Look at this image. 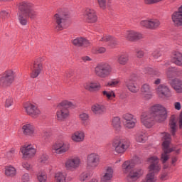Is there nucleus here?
<instances>
[{
    "label": "nucleus",
    "mask_w": 182,
    "mask_h": 182,
    "mask_svg": "<svg viewBox=\"0 0 182 182\" xmlns=\"http://www.w3.org/2000/svg\"><path fill=\"white\" fill-rule=\"evenodd\" d=\"M176 110H181V103L176 102L173 104Z\"/></svg>",
    "instance_id": "nucleus-58"
},
{
    "label": "nucleus",
    "mask_w": 182,
    "mask_h": 182,
    "mask_svg": "<svg viewBox=\"0 0 182 182\" xmlns=\"http://www.w3.org/2000/svg\"><path fill=\"white\" fill-rule=\"evenodd\" d=\"M87 167L90 170H95L100 163V156L97 153H91L87 156Z\"/></svg>",
    "instance_id": "nucleus-8"
},
{
    "label": "nucleus",
    "mask_w": 182,
    "mask_h": 182,
    "mask_svg": "<svg viewBox=\"0 0 182 182\" xmlns=\"http://www.w3.org/2000/svg\"><path fill=\"white\" fill-rule=\"evenodd\" d=\"M14 105V99L12 97H9L5 102V107H11V106Z\"/></svg>",
    "instance_id": "nucleus-51"
},
{
    "label": "nucleus",
    "mask_w": 182,
    "mask_h": 182,
    "mask_svg": "<svg viewBox=\"0 0 182 182\" xmlns=\"http://www.w3.org/2000/svg\"><path fill=\"white\" fill-rule=\"evenodd\" d=\"M125 85L131 93H137L140 90V87L132 77L126 81Z\"/></svg>",
    "instance_id": "nucleus-25"
},
{
    "label": "nucleus",
    "mask_w": 182,
    "mask_h": 182,
    "mask_svg": "<svg viewBox=\"0 0 182 182\" xmlns=\"http://www.w3.org/2000/svg\"><path fill=\"white\" fill-rule=\"evenodd\" d=\"M112 65L107 63L97 65L95 68V75L102 79H106L112 75Z\"/></svg>",
    "instance_id": "nucleus-6"
},
{
    "label": "nucleus",
    "mask_w": 182,
    "mask_h": 182,
    "mask_svg": "<svg viewBox=\"0 0 182 182\" xmlns=\"http://www.w3.org/2000/svg\"><path fill=\"white\" fill-rule=\"evenodd\" d=\"M155 120L156 118L150 112H144L141 115V123L146 129H151Z\"/></svg>",
    "instance_id": "nucleus-12"
},
{
    "label": "nucleus",
    "mask_w": 182,
    "mask_h": 182,
    "mask_svg": "<svg viewBox=\"0 0 182 182\" xmlns=\"http://www.w3.org/2000/svg\"><path fill=\"white\" fill-rule=\"evenodd\" d=\"M143 175V171L141 169H134L128 173V178L131 180H137L139 177Z\"/></svg>",
    "instance_id": "nucleus-35"
},
{
    "label": "nucleus",
    "mask_w": 182,
    "mask_h": 182,
    "mask_svg": "<svg viewBox=\"0 0 182 182\" xmlns=\"http://www.w3.org/2000/svg\"><path fill=\"white\" fill-rule=\"evenodd\" d=\"M172 62L177 65V66H182V53L178 51H173Z\"/></svg>",
    "instance_id": "nucleus-33"
},
{
    "label": "nucleus",
    "mask_w": 182,
    "mask_h": 182,
    "mask_svg": "<svg viewBox=\"0 0 182 182\" xmlns=\"http://www.w3.org/2000/svg\"><path fill=\"white\" fill-rule=\"evenodd\" d=\"M16 154V151H15V149H11L10 151L7 152L6 156L8 159H12Z\"/></svg>",
    "instance_id": "nucleus-55"
},
{
    "label": "nucleus",
    "mask_w": 182,
    "mask_h": 182,
    "mask_svg": "<svg viewBox=\"0 0 182 182\" xmlns=\"http://www.w3.org/2000/svg\"><path fill=\"white\" fill-rule=\"evenodd\" d=\"M70 76H72V73L70 72H67L65 73V77H70Z\"/></svg>",
    "instance_id": "nucleus-63"
},
{
    "label": "nucleus",
    "mask_w": 182,
    "mask_h": 182,
    "mask_svg": "<svg viewBox=\"0 0 182 182\" xmlns=\"http://www.w3.org/2000/svg\"><path fill=\"white\" fill-rule=\"evenodd\" d=\"M113 173H114L113 168L112 166H107L105 167V171L103 173L113 177Z\"/></svg>",
    "instance_id": "nucleus-46"
},
{
    "label": "nucleus",
    "mask_w": 182,
    "mask_h": 182,
    "mask_svg": "<svg viewBox=\"0 0 182 182\" xmlns=\"http://www.w3.org/2000/svg\"><path fill=\"white\" fill-rule=\"evenodd\" d=\"M66 173L62 172H58L55 174V182H66Z\"/></svg>",
    "instance_id": "nucleus-39"
},
{
    "label": "nucleus",
    "mask_w": 182,
    "mask_h": 182,
    "mask_svg": "<svg viewBox=\"0 0 182 182\" xmlns=\"http://www.w3.org/2000/svg\"><path fill=\"white\" fill-rule=\"evenodd\" d=\"M80 166H82V159L77 156H71L65 162V168L69 171H75Z\"/></svg>",
    "instance_id": "nucleus-7"
},
{
    "label": "nucleus",
    "mask_w": 182,
    "mask_h": 182,
    "mask_svg": "<svg viewBox=\"0 0 182 182\" xmlns=\"http://www.w3.org/2000/svg\"><path fill=\"white\" fill-rule=\"evenodd\" d=\"M112 146L117 154L122 155L130 147V141L126 138L115 137L112 141Z\"/></svg>",
    "instance_id": "nucleus-3"
},
{
    "label": "nucleus",
    "mask_w": 182,
    "mask_h": 182,
    "mask_svg": "<svg viewBox=\"0 0 182 182\" xmlns=\"http://www.w3.org/2000/svg\"><path fill=\"white\" fill-rule=\"evenodd\" d=\"M160 83H161V80L160 78H158L154 81V85H160Z\"/></svg>",
    "instance_id": "nucleus-61"
},
{
    "label": "nucleus",
    "mask_w": 182,
    "mask_h": 182,
    "mask_svg": "<svg viewBox=\"0 0 182 182\" xmlns=\"http://www.w3.org/2000/svg\"><path fill=\"white\" fill-rule=\"evenodd\" d=\"M24 109L29 116L33 117V119H36V117H39L41 114V110L38 108L37 106L33 104H27L24 106Z\"/></svg>",
    "instance_id": "nucleus-19"
},
{
    "label": "nucleus",
    "mask_w": 182,
    "mask_h": 182,
    "mask_svg": "<svg viewBox=\"0 0 182 182\" xmlns=\"http://www.w3.org/2000/svg\"><path fill=\"white\" fill-rule=\"evenodd\" d=\"M117 62L122 66L127 65V63H129V54L127 53H121L117 58Z\"/></svg>",
    "instance_id": "nucleus-29"
},
{
    "label": "nucleus",
    "mask_w": 182,
    "mask_h": 182,
    "mask_svg": "<svg viewBox=\"0 0 182 182\" xmlns=\"http://www.w3.org/2000/svg\"><path fill=\"white\" fill-rule=\"evenodd\" d=\"M85 132L83 131H76L71 135V140L75 143H82L85 141Z\"/></svg>",
    "instance_id": "nucleus-28"
},
{
    "label": "nucleus",
    "mask_w": 182,
    "mask_h": 182,
    "mask_svg": "<svg viewBox=\"0 0 182 182\" xmlns=\"http://www.w3.org/2000/svg\"><path fill=\"white\" fill-rule=\"evenodd\" d=\"M48 176H46V173L44 172H39L37 174V180L39 182H46Z\"/></svg>",
    "instance_id": "nucleus-43"
},
{
    "label": "nucleus",
    "mask_w": 182,
    "mask_h": 182,
    "mask_svg": "<svg viewBox=\"0 0 182 182\" xmlns=\"http://www.w3.org/2000/svg\"><path fill=\"white\" fill-rule=\"evenodd\" d=\"M95 53H105L106 52V48L105 47H98L94 49L93 51Z\"/></svg>",
    "instance_id": "nucleus-53"
},
{
    "label": "nucleus",
    "mask_w": 182,
    "mask_h": 182,
    "mask_svg": "<svg viewBox=\"0 0 182 182\" xmlns=\"http://www.w3.org/2000/svg\"><path fill=\"white\" fill-rule=\"evenodd\" d=\"M135 53L136 58H138L139 59H141V58L144 56V51H143V50L141 49H136Z\"/></svg>",
    "instance_id": "nucleus-52"
},
{
    "label": "nucleus",
    "mask_w": 182,
    "mask_h": 182,
    "mask_svg": "<svg viewBox=\"0 0 182 182\" xmlns=\"http://www.w3.org/2000/svg\"><path fill=\"white\" fill-rule=\"evenodd\" d=\"M112 126L116 132L122 130V120L119 117H114L112 119Z\"/></svg>",
    "instance_id": "nucleus-34"
},
{
    "label": "nucleus",
    "mask_w": 182,
    "mask_h": 182,
    "mask_svg": "<svg viewBox=\"0 0 182 182\" xmlns=\"http://www.w3.org/2000/svg\"><path fill=\"white\" fill-rule=\"evenodd\" d=\"M125 38L129 42H136L143 39V34L136 31L130 30L125 33Z\"/></svg>",
    "instance_id": "nucleus-20"
},
{
    "label": "nucleus",
    "mask_w": 182,
    "mask_h": 182,
    "mask_svg": "<svg viewBox=\"0 0 182 182\" xmlns=\"http://www.w3.org/2000/svg\"><path fill=\"white\" fill-rule=\"evenodd\" d=\"M119 83H120V80L114 79L109 81L107 84V86L109 87H116Z\"/></svg>",
    "instance_id": "nucleus-45"
},
{
    "label": "nucleus",
    "mask_w": 182,
    "mask_h": 182,
    "mask_svg": "<svg viewBox=\"0 0 182 182\" xmlns=\"http://www.w3.org/2000/svg\"><path fill=\"white\" fill-rule=\"evenodd\" d=\"M21 182H31V175L28 173H25L21 176Z\"/></svg>",
    "instance_id": "nucleus-49"
},
{
    "label": "nucleus",
    "mask_w": 182,
    "mask_h": 182,
    "mask_svg": "<svg viewBox=\"0 0 182 182\" xmlns=\"http://www.w3.org/2000/svg\"><path fill=\"white\" fill-rule=\"evenodd\" d=\"M90 182H99V180L96 178H94Z\"/></svg>",
    "instance_id": "nucleus-64"
},
{
    "label": "nucleus",
    "mask_w": 182,
    "mask_h": 182,
    "mask_svg": "<svg viewBox=\"0 0 182 182\" xmlns=\"http://www.w3.org/2000/svg\"><path fill=\"white\" fill-rule=\"evenodd\" d=\"M79 119L82 122V124H84V126H86V123L87 122V120H89V114L82 112L79 115Z\"/></svg>",
    "instance_id": "nucleus-41"
},
{
    "label": "nucleus",
    "mask_w": 182,
    "mask_h": 182,
    "mask_svg": "<svg viewBox=\"0 0 182 182\" xmlns=\"http://www.w3.org/2000/svg\"><path fill=\"white\" fill-rule=\"evenodd\" d=\"M169 126L171 129V132L172 133L173 136H174L176 132L177 131V118L175 115H172L169 121Z\"/></svg>",
    "instance_id": "nucleus-36"
},
{
    "label": "nucleus",
    "mask_w": 182,
    "mask_h": 182,
    "mask_svg": "<svg viewBox=\"0 0 182 182\" xmlns=\"http://www.w3.org/2000/svg\"><path fill=\"white\" fill-rule=\"evenodd\" d=\"M42 69V63L40 61H35L33 65L31 67V77H32L33 79H35V77H38V75H41Z\"/></svg>",
    "instance_id": "nucleus-21"
},
{
    "label": "nucleus",
    "mask_w": 182,
    "mask_h": 182,
    "mask_svg": "<svg viewBox=\"0 0 182 182\" xmlns=\"http://www.w3.org/2000/svg\"><path fill=\"white\" fill-rule=\"evenodd\" d=\"M89 41L84 38H77L73 41V44L75 46H89Z\"/></svg>",
    "instance_id": "nucleus-37"
},
{
    "label": "nucleus",
    "mask_w": 182,
    "mask_h": 182,
    "mask_svg": "<svg viewBox=\"0 0 182 182\" xmlns=\"http://www.w3.org/2000/svg\"><path fill=\"white\" fill-rule=\"evenodd\" d=\"M84 87L86 90H88V92H97L102 89V85L97 82L90 81L85 83Z\"/></svg>",
    "instance_id": "nucleus-26"
},
{
    "label": "nucleus",
    "mask_w": 182,
    "mask_h": 182,
    "mask_svg": "<svg viewBox=\"0 0 182 182\" xmlns=\"http://www.w3.org/2000/svg\"><path fill=\"white\" fill-rule=\"evenodd\" d=\"M49 159V156L46 154H43L40 156L38 159L39 163H41V164H45L48 163V160Z\"/></svg>",
    "instance_id": "nucleus-44"
},
{
    "label": "nucleus",
    "mask_w": 182,
    "mask_h": 182,
    "mask_svg": "<svg viewBox=\"0 0 182 182\" xmlns=\"http://www.w3.org/2000/svg\"><path fill=\"white\" fill-rule=\"evenodd\" d=\"M91 110L96 116H102L106 113L107 108L105 106V105L96 103L91 107Z\"/></svg>",
    "instance_id": "nucleus-22"
},
{
    "label": "nucleus",
    "mask_w": 182,
    "mask_h": 182,
    "mask_svg": "<svg viewBox=\"0 0 182 182\" xmlns=\"http://www.w3.org/2000/svg\"><path fill=\"white\" fill-rule=\"evenodd\" d=\"M23 134L25 136H31V137L36 134L35 125L32 124H25L22 127Z\"/></svg>",
    "instance_id": "nucleus-23"
},
{
    "label": "nucleus",
    "mask_w": 182,
    "mask_h": 182,
    "mask_svg": "<svg viewBox=\"0 0 182 182\" xmlns=\"http://www.w3.org/2000/svg\"><path fill=\"white\" fill-rule=\"evenodd\" d=\"M101 9H105L107 6V0H97Z\"/></svg>",
    "instance_id": "nucleus-48"
},
{
    "label": "nucleus",
    "mask_w": 182,
    "mask_h": 182,
    "mask_svg": "<svg viewBox=\"0 0 182 182\" xmlns=\"http://www.w3.org/2000/svg\"><path fill=\"white\" fill-rule=\"evenodd\" d=\"M162 137V150L163 153L161 154V160L164 164L166 161L170 159V153L172 151H175L178 154L180 153V148L178 146L170 147V144L171 143V136L169 135L168 133L164 132L161 134Z\"/></svg>",
    "instance_id": "nucleus-2"
},
{
    "label": "nucleus",
    "mask_w": 182,
    "mask_h": 182,
    "mask_svg": "<svg viewBox=\"0 0 182 182\" xmlns=\"http://www.w3.org/2000/svg\"><path fill=\"white\" fill-rule=\"evenodd\" d=\"M168 83L177 92V93H182V81L178 78H168Z\"/></svg>",
    "instance_id": "nucleus-27"
},
{
    "label": "nucleus",
    "mask_w": 182,
    "mask_h": 182,
    "mask_svg": "<svg viewBox=\"0 0 182 182\" xmlns=\"http://www.w3.org/2000/svg\"><path fill=\"white\" fill-rule=\"evenodd\" d=\"M112 178H113V176L103 173L102 176L101 177V182H110L112 181Z\"/></svg>",
    "instance_id": "nucleus-47"
},
{
    "label": "nucleus",
    "mask_w": 182,
    "mask_h": 182,
    "mask_svg": "<svg viewBox=\"0 0 182 182\" xmlns=\"http://www.w3.org/2000/svg\"><path fill=\"white\" fill-rule=\"evenodd\" d=\"M90 178V173L89 172H82L79 176V181L81 182L87 181Z\"/></svg>",
    "instance_id": "nucleus-42"
},
{
    "label": "nucleus",
    "mask_w": 182,
    "mask_h": 182,
    "mask_svg": "<svg viewBox=\"0 0 182 182\" xmlns=\"http://www.w3.org/2000/svg\"><path fill=\"white\" fill-rule=\"evenodd\" d=\"M160 180H162L163 181H166V180H168V173H163L161 176H160Z\"/></svg>",
    "instance_id": "nucleus-56"
},
{
    "label": "nucleus",
    "mask_w": 182,
    "mask_h": 182,
    "mask_svg": "<svg viewBox=\"0 0 182 182\" xmlns=\"http://www.w3.org/2000/svg\"><path fill=\"white\" fill-rule=\"evenodd\" d=\"M139 161H140V159L137 157L129 161H125L122 165L123 173L129 174V173L134 168V166L139 164Z\"/></svg>",
    "instance_id": "nucleus-16"
},
{
    "label": "nucleus",
    "mask_w": 182,
    "mask_h": 182,
    "mask_svg": "<svg viewBox=\"0 0 182 182\" xmlns=\"http://www.w3.org/2000/svg\"><path fill=\"white\" fill-rule=\"evenodd\" d=\"M68 14H65L62 12H58L54 15L53 19L55 22V29L57 31H63V27L66 23V18Z\"/></svg>",
    "instance_id": "nucleus-9"
},
{
    "label": "nucleus",
    "mask_w": 182,
    "mask_h": 182,
    "mask_svg": "<svg viewBox=\"0 0 182 182\" xmlns=\"http://www.w3.org/2000/svg\"><path fill=\"white\" fill-rule=\"evenodd\" d=\"M21 152L23 159H32L36 154V149L30 144L21 148Z\"/></svg>",
    "instance_id": "nucleus-17"
},
{
    "label": "nucleus",
    "mask_w": 182,
    "mask_h": 182,
    "mask_svg": "<svg viewBox=\"0 0 182 182\" xmlns=\"http://www.w3.org/2000/svg\"><path fill=\"white\" fill-rule=\"evenodd\" d=\"M152 75H154V76H159L160 75V72H159V71H154Z\"/></svg>",
    "instance_id": "nucleus-62"
},
{
    "label": "nucleus",
    "mask_w": 182,
    "mask_h": 182,
    "mask_svg": "<svg viewBox=\"0 0 182 182\" xmlns=\"http://www.w3.org/2000/svg\"><path fill=\"white\" fill-rule=\"evenodd\" d=\"M84 16L88 23H96L97 22V14L96 11L90 7H87L84 10Z\"/></svg>",
    "instance_id": "nucleus-14"
},
{
    "label": "nucleus",
    "mask_w": 182,
    "mask_h": 182,
    "mask_svg": "<svg viewBox=\"0 0 182 182\" xmlns=\"http://www.w3.org/2000/svg\"><path fill=\"white\" fill-rule=\"evenodd\" d=\"M122 122L126 129H134L136 123H137V119L133 114L126 113L122 116Z\"/></svg>",
    "instance_id": "nucleus-13"
},
{
    "label": "nucleus",
    "mask_w": 182,
    "mask_h": 182,
    "mask_svg": "<svg viewBox=\"0 0 182 182\" xmlns=\"http://www.w3.org/2000/svg\"><path fill=\"white\" fill-rule=\"evenodd\" d=\"M82 60L83 62H90L92 60V58H90L89 56H84L82 58Z\"/></svg>",
    "instance_id": "nucleus-60"
},
{
    "label": "nucleus",
    "mask_w": 182,
    "mask_h": 182,
    "mask_svg": "<svg viewBox=\"0 0 182 182\" xmlns=\"http://www.w3.org/2000/svg\"><path fill=\"white\" fill-rule=\"evenodd\" d=\"M22 167L25 168L26 170H28V171H31L32 170V165L28 162H24L22 164Z\"/></svg>",
    "instance_id": "nucleus-54"
},
{
    "label": "nucleus",
    "mask_w": 182,
    "mask_h": 182,
    "mask_svg": "<svg viewBox=\"0 0 182 182\" xmlns=\"http://www.w3.org/2000/svg\"><path fill=\"white\" fill-rule=\"evenodd\" d=\"M102 95L104 97H106L107 100H113L114 97H116V94L114 93V91H102Z\"/></svg>",
    "instance_id": "nucleus-40"
},
{
    "label": "nucleus",
    "mask_w": 182,
    "mask_h": 182,
    "mask_svg": "<svg viewBox=\"0 0 182 182\" xmlns=\"http://www.w3.org/2000/svg\"><path fill=\"white\" fill-rule=\"evenodd\" d=\"M5 175L7 177H15L16 176V168L12 166H6Z\"/></svg>",
    "instance_id": "nucleus-38"
},
{
    "label": "nucleus",
    "mask_w": 182,
    "mask_h": 182,
    "mask_svg": "<svg viewBox=\"0 0 182 182\" xmlns=\"http://www.w3.org/2000/svg\"><path fill=\"white\" fill-rule=\"evenodd\" d=\"M141 92L142 97L145 100H150V99L153 97V95H151V87L147 83L142 85Z\"/></svg>",
    "instance_id": "nucleus-24"
},
{
    "label": "nucleus",
    "mask_w": 182,
    "mask_h": 182,
    "mask_svg": "<svg viewBox=\"0 0 182 182\" xmlns=\"http://www.w3.org/2000/svg\"><path fill=\"white\" fill-rule=\"evenodd\" d=\"M102 42H109V46L112 48H114V46H117L118 45L119 41H117V38L114 37H112L111 36H105L101 39H100Z\"/></svg>",
    "instance_id": "nucleus-31"
},
{
    "label": "nucleus",
    "mask_w": 182,
    "mask_h": 182,
    "mask_svg": "<svg viewBox=\"0 0 182 182\" xmlns=\"http://www.w3.org/2000/svg\"><path fill=\"white\" fill-rule=\"evenodd\" d=\"M152 56L154 58V59H159V58L161 56V53H160L159 51H154L152 53Z\"/></svg>",
    "instance_id": "nucleus-57"
},
{
    "label": "nucleus",
    "mask_w": 182,
    "mask_h": 182,
    "mask_svg": "<svg viewBox=\"0 0 182 182\" xmlns=\"http://www.w3.org/2000/svg\"><path fill=\"white\" fill-rule=\"evenodd\" d=\"M149 113L155 117L156 122H164L167 119V109L161 104H155L151 107Z\"/></svg>",
    "instance_id": "nucleus-4"
},
{
    "label": "nucleus",
    "mask_w": 182,
    "mask_h": 182,
    "mask_svg": "<svg viewBox=\"0 0 182 182\" xmlns=\"http://www.w3.org/2000/svg\"><path fill=\"white\" fill-rule=\"evenodd\" d=\"M136 143H144L147 141V134L144 131H139L134 135Z\"/></svg>",
    "instance_id": "nucleus-30"
},
{
    "label": "nucleus",
    "mask_w": 182,
    "mask_h": 182,
    "mask_svg": "<svg viewBox=\"0 0 182 182\" xmlns=\"http://www.w3.org/2000/svg\"><path fill=\"white\" fill-rule=\"evenodd\" d=\"M59 106L60 108L56 112L57 120L63 122V120H65V119L70 116L69 107H72L73 104L70 101L64 100L59 104Z\"/></svg>",
    "instance_id": "nucleus-5"
},
{
    "label": "nucleus",
    "mask_w": 182,
    "mask_h": 182,
    "mask_svg": "<svg viewBox=\"0 0 182 182\" xmlns=\"http://www.w3.org/2000/svg\"><path fill=\"white\" fill-rule=\"evenodd\" d=\"M9 15V13L5 11H1L0 12V17L1 18H8V16Z\"/></svg>",
    "instance_id": "nucleus-59"
},
{
    "label": "nucleus",
    "mask_w": 182,
    "mask_h": 182,
    "mask_svg": "<svg viewBox=\"0 0 182 182\" xmlns=\"http://www.w3.org/2000/svg\"><path fill=\"white\" fill-rule=\"evenodd\" d=\"M164 0H144V4L146 5H154V4H159L163 2Z\"/></svg>",
    "instance_id": "nucleus-50"
},
{
    "label": "nucleus",
    "mask_w": 182,
    "mask_h": 182,
    "mask_svg": "<svg viewBox=\"0 0 182 182\" xmlns=\"http://www.w3.org/2000/svg\"><path fill=\"white\" fill-rule=\"evenodd\" d=\"M140 26L148 29H157L160 26V21L156 18L142 20L140 21Z\"/></svg>",
    "instance_id": "nucleus-18"
},
{
    "label": "nucleus",
    "mask_w": 182,
    "mask_h": 182,
    "mask_svg": "<svg viewBox=\"0 0 182 182\" xmlns=\"http://www.w3.org/2000/svg\"><path fill=\"white\" fill-rule=\"evenodd\" d=\"M70 144L65 143L63 141H57L52 146V150L56 154H63L66 151H69Z\"/></svg>",
    "instance_id": "nucleus-11"
},
{
    "label": "nucleus",
    "mask_w": 182,
    "mask_h": 182,
    "mask_svg": "<svg viewBox=\"0 0 182 182\" xmlns=\"http://www.w3.org/2000/svg\"><path fill=\"white\" fill-rule=\"evenodd\" d=\"M14 80H15V73L12 70H9L0 77V86H11Z\"/></svg>",
    "instance_id": "nucleus-10"
},
{
    "label": "nucleus",
    "mask_w": 182,
    "mask_h": 182,
    "mask_svg": "<svg viewBox=\"0 0 182 182\" xmlns=\"http://www.w3.org/2000/svg\"><path fill=\"white\" fill-rule=\"evenodd\" d=\"M173 73H175L176 76H182V70L173 67L168 68L166 70V76L168 79H172Z\"/></svg>",
    "instance_id": "nucleus-32"
},
{
    "label": "nucleus",
    "mask_w": 182,
    "mask_h": 182,
    "mask_svg": "<svg viewBox=\"0 0 182 182\" xmlns=\"http://www.w3.org/2000/svg\"><path fill=\"white\" fill-rule=\"evenodd\" d=\"M32 4L26 1L20 3L18 6V20L23 26L28 25V19H33L36 16V12L33 11Z\"/></svg>",
    "instance_id": "nucleus-1"
},
{
    "label": "nucleus",
    "mask_w": 182,
    "mask_h": 182,
    "mask_svg": "<svg viewBox=\"0 0 182 182\" xmlns=\"http://www.w3.org/2000/svg\"><path fill=\"white\" fill-rule=\"evenodd\" d=\"M156 92L160 99H166L171 97V90L170 87L164 84L159 85L156 88Z\"/></svg>",
    "instance_id": "nucleus-15"
}]
</instances>
